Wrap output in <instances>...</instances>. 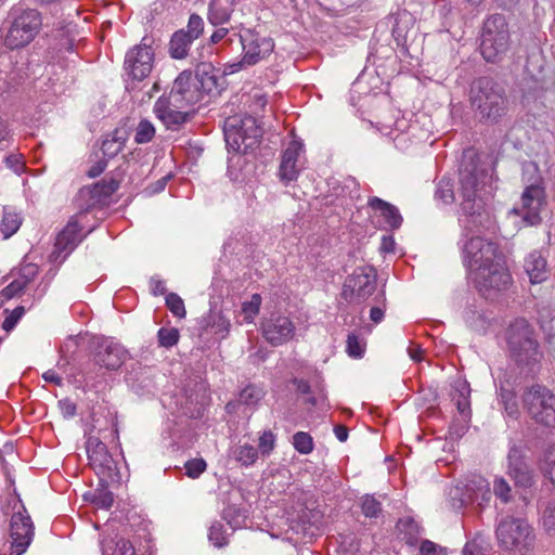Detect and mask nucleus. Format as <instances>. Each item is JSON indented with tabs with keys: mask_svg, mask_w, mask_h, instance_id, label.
I'll return each instance as SVG.
<instances>
[{
	"mask_svg": "<svg viewBox=\"0 0 555 555\" xmlns=\"http://www.w3.org/2000/svg\"><path fill=\"white\" fill-rule=\"evenodd\" d=\"M491 176L474 162L463 163L459 171V195L462 215L460 225L468 231L475 228L492 229L495 221L490 209L485 207L483 196L492 191Z\"/></svg>",
	"mask_w": 555,
	"mask_h": 555,
	"instance_id": "1",
	"label": "nucleus"
},
{
	"mask_svg": "<svg viewBox=\"0 0 555 555\" xmlns=\"http://www.w3.org/2000/svg\"><path fill=\"white\" fill-rule=\"evenodd\" d=\"M472 108L481 121L498 124L508 112L504 88L489 77L476 79L469 92Z\"/></svg>",
	"mask_w": 555,
	"mask_h": 555,
	"instance_id": "2",
	"label": "nucleus"
},
{
	"mask_svg": "<svg viewBox=\"0 0 555 555\" xmlns=\"http://www.w3.org/2000/svg\"><path fill=\"white\" fill-rule=\"evenodd\" d=\"M505 341L511 359L521 370L531 371L543 358L533 327L522 318L514 320L507 326Z\"/></svg>",
	"mask_w": 555,
	"mask_h": 555,
	"instance_id": "3",
	"label": "nucleus"
},
{
	"mask_svg": "<svg viewBox=\"0 0 555 555\" xmlns=\"http://www.w3.org/2000/svg\"><path fill=\"white\" fill-rule=\"evenodd\" d=\"M42 14L37 9L15 8L9 14V28L3 43L10 50L28 46L40 33Z\"/></svg>",
	"mask_w": 555,
	"mask_h": 555,
	"instance_id": "4",
	"label": "nucleus"
},
{
	"mask_svg": "<svg viewBox=\"0 0 555 555\" xmlns=\"http://www.w3.org/2000/svg\"><path fill=\"white\" fill-rule=\"evenodd\" d=\"M462 229L463 233L460 243L462 244L463 262L467 268L468 275L473 274V271L481 270L503 257L495 243L487 241L478 234L475 235V233H479L482 230H488L487 228H475L472 225L468 231H465L464 228Z\"/></svg>",
	"mask_w": 555,
	"mask_h": 555,
	"instance_id": "5",
	"label": "nucleus"
},
{
	"mask_svg": "<svg viewBox=\"0 0 555 555\" xmlns=\"http://www.w3.org/2000/svg\"><path fill=\"white\" fill-rule=\"evenodd\" d=\"M499 545L505 551L519 554L531 552L535 544L533 527L521 517L505 516L501 518L495 529Z\"/></svg>",
	"mask_w": 555,
	"mask_h": 555,
	"instance_id": "6",
	"label": "nucleus"
},
{
	"mask_svg": "<svg viewBox=\"0 0 555 555\" xmlns=\"http://www.w3.org/2000/svg\"><path fill=\"white\" fill-rule=\"evenodd\" d=\"M223 133L229 152L246 154L258 145L262 128L251 115L232 116L225 119Z\"/></svg>",
	"mask_w": 555,
	"mask_h": 555,
	"instance_id": "7",
	"label": "nucleus"
},
{
	"mask_svg": "<svg viewBox=\"0 0 555 555\" xmlns=\"http://www.w3.org/2000/svg\"><path fill=\"white\" fill-rule=\"evenodd\" d=\"M217 87V79L214 75L206 72H196L195 75L190 70H183L176 78L172 89L169 93L175 102H180L185 107H191L202 102L208 93Z\"/></svg>",
	"mask_w": 555,
	"mask_h": 555,
	"instance_id": "8",
	"label": "nucleus"
},
{
	"mask_svg": "<svg viewBox=\"0 0 555 555\" xmlns=\"http://www.w3.org/2000/svg\"><path fill=\"white\" fill-rule=\"evenodd\" d=\"M538 172V169H534ZM546 205V193L543 179L540 175L527 184L520 195L519 202L509 210L511 216L521 219L526 225H537L541 222V211Z\"/></svg>",
	"mask_w": 555,
	"mask_h": 555,
	"instance_id": "9",
	"label": "nucleus"
},
{
	"mask_svg": "<svg viewBox=\"0 0 555 555\" xmlns=\"http://www.w3.org/2000/svg\"><path fill=\"white\" fill-rule=\"evenodd\" d=\"M509 48V30L505 17L493 14L483 22L480 51L487 62L500 60Z\"/></svg>",
	"mask_w": 555,
	"mask_h": 555,
	"instance_id": "10",
	"label": "nucleus"
},
{
	"mask_svg": "<svg viewBox=\"0 0 555 555\" xmlns=\"http://www.w3.org/2000/svg\"><path fill=\"white\" fill-rule=\"evenodd\" d=\"M524 408L538 424L555 426V395L545 386L533 385L522 395Z\"/></svg>",
	"mask_w": 555,
	"mask_h": 555,
	"instance_id": "11",
	"label": "nucleus"
},
{
	"mask_svg": "<svg viewBox=\"0 0 555 555\" xmlns=\"http://www.w3.org/2000/svg\"><path fill=\"white\" fill-rule=\"evenodd\" d=\"M468 276L487 299H493L494 296L507 289L512 284V276L503 257L481 270L473 271V274Z\"/></svg>",
	"mask_w": 555,
	"mask_h": 555,
	"instance_id": "12",
	"label": "nucleus"
},
{
	"mask_svg": "<svg viewBox=\"0 0 555 555\" xmlns=\"http://www.w3.org/2000/svg\"><path fill=\"white\" fill-rule=\"evenodd\" d=\"M377 274L373 267L364 266L354 269L343 286V298L352 305H359L369 299L377 287Z\"/></svg>",
	"mask_w": 555,
	"mask_h": 555,
	"instance_id": "13",
	"label": "nucleus"
},
{
	"mask_svg": "<svg viewBox=\"0 0 555 555\" xmlns=\"http://www.w3.org/2000/svg\"><path fill=\"white\" fill-rule=\"evenodd\" d=\"M35 535L34 522L24 505H21L10 521V555H22L29 547Z\"/></svg>",
	"mask_w": 555,
	"mask_h": 555,
	"instance_id": "14",
	"label": "nucleus"
},
{
	"mask_svg": "<svg viewBox=\"0 0 555 555\" xmlns=\"http://www.w3.org/2000/svg\"><path fill=\"white\" fill-rule=\"evenodd\" d=\"M128 357V350L111 337L99 338L92 353L93 362L107 371L120 369Z\"/></svg>",
	"mask_w": 555,
	"mask_h": 555,
	"instance_id": "15",
	"label": "nucleus"
},
{
	"mask_svg": "<svg viewBox=\"0 0 555 555\" xmlns=\"http://www.w3.org/2000/svg\"><path fill=\"white\" fill-rule=\"evenodd\" d=\"M261 333L271 346L278 347L294 338L296 326L289 317L272 313L261 322Z\"/></svg>",
	"mask_w": 555,
	"mask_h": 555,
	"instance_id": "16",
	"label": "nucleus"
},
{
	"mask_svg": "<svg viewBox=\"0 0 555 555\" xmlns=\"http://www.w3.org/2000/svg\"><path fill=\"white\" fill-rule=\"evenodd\" d=\"M186 108L180 102H175L172 96L163 95L155 102L153 111L167 129L179 130L190 119L191 114Z\"/></svg>",
	"mask_w": 555,
	"mask_h": 555,
	"instance_id": "17",
	"label": "nucleus"
},
{
	"mask_svg": "<svg viewBox=\"0 0 555 555\" xmlns=\"http://www.w3.org/2000/svg\"><path fill=\"white\" fill-rule=\"evenodd\" d=\"M154 51L145 43L138 44L130 49L125 57V70L134 80H143L153 68Z\"/></svg>",
	"mask_w": 555,
	"mask_h": 555,
	"instance_id": "18",
	"label": "nucleus"
},
{
	"mask_svg": "<svg viewBox=\"0 0 555 555\" xmlns=\"http://www.w3.org/2000/svg\"><path fill=\"white\" fill-rule=\"evenodd\" d=\"M240 40L243 47V59L240 63L231 65V73L238 70L242 66L257 64L273 50V43L267 38H259L251 33L241 35Z\"/></svg>",
	"mask_w": 555,
	"mask_h": 555,
	"instance_id": "19",
	"label": "nucleus"
},
{
	"mask_svg": "<svg viewBox=\"0 0 555 555\" xmlns=\"http://www.w3.org/2000/svg\"><path fill=\"white\" fill-rule=\"evenodd\" d=\"M492 499L490 482L480 475H473L466 479L463 498L459 504L453 502V507L461 508L466 504H477L478 507H486Z\"/></svg>",
	"mask_w": 555,
	"mask_h": 555,
	"instance_id": "20",
	"label": "nucleus"
},
{
	"mask_svg": "<svg viewBox=\"0 0 555 555\" xmlns=\"http://www.w3.org/2000/svg\"><path fill=\"white\" fill-rule=\"evenodd\" d=\"M304 144L293 140L282 154L279 168V176L283 183L287 184L297 180L299 172L304 169Z\"/></svg>",
	"mask_w": 555,
	"mask_h": 555,
	"instance_id": "21",
	"label": "nucleus"
},
{
	"mask_svg": "<svg viewBox=\"0 0 555 555\" xmlns=\"http://www.w3.org/2000/svg\"><path fill=\"white\" fill-rule=\"evenodd\" d=\"M87 454L89 463L98 476L111 477L116 469V463L109 454L107 447L96 437L87 440Z\"/></svg>",
	"mask_w": 555,
	"mask_h": 555,
	"instance_id": "22",
	"label": "nucleus"
},
{
	"mask_svg": "<svg viewBox=\"0 0 555 555\" xmlns=\"http://www.w3.org/2000/svg\"><path fill=\"white\" fill-rule=\"evenodd\" d=\"M367 206L373 211L372 218L377 219L379 228L395 231L401 227L403 218L395 205L373 196L369 198Z\"/></svg>",
	"mask_w": 555,
	"mask_h": 555,
	"instance_id": "23",
	"label": "nucleus"
},
{
	"mask_svg": "<svg viewBox=\"0 0 555 555\" xmlns=\"http://www.w3.org/2000/svg\"><path fill=\"white\" fill-rule=\"evenodd\" d=\"M81 228L77 220L70 219L62 232L59 233L55 242L57 257L65 259L80 242Z\"/></svg>",
	"mask_w": 555,
	"mask_h": 555,
	"instance_id": "24",
	"label": "nucleus"
},
{
	"mask_svg": "<svg viewBox=\"0 0 555 555\" xmlns=\"http://www.w3.org/2000/svg\"><path fill=\"white\" fill-rule=\"evenodd\" d=\"M524 267L532 284L541 283L547 279V262L540 251L530 253L525 259Z\"/></svg>",
	"mask_w": 555,
	"mask_h": 555,
	"instance_id": "25",
	"label": "nucleus"
},
{
	"mask_svg": "<svg viewBox=\"0 0 555 555\" xmlns=\"http://www.w3.org/2000/svg\"><path fill=\"white\" fill-rule=\"evenodd\" d=\"M470 387L464 379H456L453 384L452 401L455 403L465 423L470 420Z\"/></svg>",
	"mask_w": 555,
	"mask_h": 555,
	"instance_id": "26",
	"label": "nucleus"
},
{
	"mask_svg": "<svg viewBox=\"0 0 555 555\" xmlns=\"http://www.w3.org/2000/svg\"><path fill=\"white\" fill-rule=\"evenodd\" d=\"M235 5L229 0H211L208 5L207 20L214 26L228 23Z\"/></svg>",
	"mask_w": 555,
	"mask_h": 555,
	"instance_id": "27",
	"label": "nucleus"
},
{
	"mask_svg": "<svg viewBox=\"0 0 555 555\" xmlns=\"http://www.w3.org/2000/svg\"><path fill=\"white\" fill-rule=\"evenodd\" d=\"M101 550L102 555H135L131 542L121 537H104L101 541Z\"/></svg>",
	"mask_w": 555,
	"mask_h": 555,
	"instance_id": "28",
	"label": "nucleus"
},
{
	"mask_svg": "<svg viewBox=\"0 0 555 555\" xmlns=\"http://www.w3.org/2000/svg\"><path fill=\"white\" fill-rule=\"evenodd\" d=\"M514 454H508L509 466L508 472L516 485L528 488L532 483V475L529 467L519 459H514Z\"/></svg>",
	"mask_w": 555,
	"mask_h": 555,
	"instance_id": "29",
	"label": "nucleus"
},
{
	"mask_svg": "<svg viewBox=\"0 0 555 555\" xmlns=\"http://www.w3.org/2000/svg\"><path fill=\"white\" fill-rule=\"evenodd\" d=\"M203 322L205 327L210 330L214 334L220 335L222 338L229 334L231 322L220 311L210 310L204 318Z\"/></svg>",
	"mask_w": 555,
	"mask_h": 555,
	"instance_id": "30",
	"label": "nucleus"
},
{
	"mask_svg": "<svg viewBox=\"0 0 555 555\" xmlns=\"http://www.w3.org/2000/svg\"><path fill=\"white\" fill-rule=\"evenodd\" d=\"M23 218L20 212H17L12 207H4L2 220L0 223V232L3 235V238H10L13 234H15L22 225Z\"/></svg>",
	"mask_w": 555,
	"mask_h": 555,
	"instance_id": "31",
	"label": "nucleus"
},
{
	"mask_svg": "<svg viewBox=\"0 0 555 555\" xmlns=\"http://www.w3.org/2000/svg\"><path fill=\"white\" fill-rule=\"evenodd\" d=\"M193 41V39L184 34V29L176 31L169 42L170 56L176 60L184 59Z\"/></svg>",
	"mask_w": 555,
	"mask_h": 555,
	"instance_id": "32",
	"label": "nucleus"
},
{
	"mask_svg": "<svg viewBox=\"0 0 555 555\" xmlns=\"http://www.w3.org/2000/svg\"><path fill=\"white\" fill-rule=\"evenodd\" d=\"M233 457L242 466H251L258 460V450L248 442L240 443L232 451Z\"/></svg>",
	"mask_w": 555,
	"mask_h": 555,
	"instance_id": "33",
	"label": "nucleus"
},
{
	"mask_svg": "<svg viewBox=\"0 0 555 555\" xmlns=\"http://www.w3.org/2000/svg\"><path fill=\"white\" fill-rule=\"evenodd\" d=\"M125 141L124 134L116 130L111 138L102 142L101 150L103 155L107 158L115 157L122 150Z\"/></svg>",
	"mask_w": 555,
	"mask_h": 555,
	"instance_id": "34",
	"label": "nucleus"
},
{
	"mask_svg": "<svg viewBox=\"0 0 555 555\" xmlns=\"http://www.w3.org/2000/svg\"><path fill=\"white\" fill-rule=\"evenodd\" d=\"M263 388L257 385H248L241 392L238 400L241 403L255 408L264 397Z\"/></svg>",
	"mask_w": 555,
	"mask_h": 555,
	"instance_id": "35",
	"label": "nucleus"
},
{
	"mask_svg": "<svg viewBox=\"0 0 555 555\" xmlns=\"http://www.w3.org/2000/svg\"><path fill=\"white\" fill-rule=\"evenodd\" d=\"M501 403L504 406L505 413L512 418H517L519 415L518 403L514 391L504 388L503 386L499 389Z\"/></svg>",
	"mask_w": 555,
	"mask_h": 555,
	"instance_id": "36",
	"label": "nucleus"
},
{
	"mask_svg": "<svg viewBox=\"0 0 555 555\" xmlns=\"http://www.w3.org/2000/svg\"><path fill=\"white\" fill-rule=\"evenodd\" d=\"M154 135H155L154 125L150 120L143 119L138 124V126L135 128L134 141L138 144H144V143L152 141Z\"/></svg>",
	"mask_w": 555,
	"mask_h": 555,
	"instance_id": "37",
	"label": "nucleus"
},
{
	"mask_svg": "<svg viewBox=\"0 0 555 555\" xmlns=\"http://www.w3.org/2000/svg\"><path fill=\"white\" fill-rule=\"evenodd\" d=\"M435 198L442 204H451L454 202V191L450 180L441 179L439 181L435 192Z\"/></svg>",
	"mask_w": 555,
	"mask_h": 555,
	"instance_id": "38",
	"label": "nucleus"
},
{
	"mask_svg": "<svg viewBox=\"0 0 555 555\" xmlns=\"http://www.w3.org/2000/svg\"><path fill=\"white\" fill-rule=\"evenodd\" d=\"M261 301V296L254 294L250 300L243 302L242 312L246 322L251 323L254 321L255 317L259 313Z\"/></svg>",
	"mask_w": 555,
	"mask_h": 555,
	"instance_id": "39",
	"label": "nucleus"
},
{
	"mask_svg": "<svg viewBox=\"0 0 555 555\" xmlns=\"http://www.w3.org/2000/svg\"><path fill=\"white\" fill-rule=\"evenodd\" d=\"M293 446L301 454H309L313 451L312 437L305 431H298L293 436Z\"/></svg>",
	"mask_w": 555,
	"mask_h": 555,
	"instance_id": "40",
	"label": "nucleus"
},
{
	"mask_svg": "<svg viewBox=\"0 0 555 555\" xmlns=\"http://www.w3.org/2000/svg\"><path fill=\"white\" fill-rule=\"evenodd\" d=\"M541 468L543 474L555 483V444L545 450Z\"/></svg>",
	"mask_w": 555,
	"mask_h": 555,
	"instance_id": "41",
	"label": "nucleus"
},
{
	"mask_svg": "<svg viewBox=\"0 0 555 555\" xmlns=\"http://www.w3.org/2000/svg\"><path fill=\"white\" fill-rule=\"evenodd\" d=\"M346 350L351 358H362L365 352V343L357 334L351 333L347 337Z\"/></svg>",
	"mask_w": 555,
	"mask_h": 555,
	"instance_id": "42",
	"label": "nucleus"
},
{
	"mask_svg": "<svg viewBox=\"0 0 555 555\" xmlns=\"http://www.w3.org/2000/svg\"><path fill=\"white\" fill-rule=\"evenodd\" d=\"M276 437L272 430H264L259 437L258 454L262 456H269L275 448Z\"/></svg>",
	"mask_w": 555,
	"mask_h": 555,
	"instance_id": "43",
	"label": "nucleus"
},
{
	"mask_svg": "<svg viewBox=\"0 0 555 555\" xmlns=\"http://www.w3.org/2000/svg\"><path fill=\"white\" fill-rule=\"evenodd\" d=\"M374 301L376 302V306L372 307L370 310V319L374 323H379L383 321L385 315V307H386V296L384 291H379L374 296Z\"/></svg>",
	"mask_w": 555,
	"mask_h": 555,
	"instance_id": "44",
	"label": "nucleus"
},
{
	"mask_svg": "<svg viewBox=\"0 0 555 555\" xmlns=\"http://www.w3.org/2000/svg\"><path fill=\"white\" fill-rule=\"evenodd\" d=\"M166 306L175 317L182 319L186 314L184 302L176 293H169L166 296Z\"/></svg>",
	"mask_w": 555,
	"mask_h": 555,
	"instance_id": "45",
	"label": "nucleus"
},
{
	"mask_svg": "<svg viewBox=\"0 0 555 555\" xmlns=\"http://www.w3.org/2000/svg\"><path fill=\"white\" fill-rule=\"evenodd\" d=\"M158 343L162 347L171 348L179 340V331L177 328L162 327L157 333Z\"/></svg>",
	"mask_w": 555,
	"mask_h": 555,
	"instance_id": "46",
	"label": "nucleus"
},
{
	"mask_svg": "<svg viewBox=\"0 0 555 555\" xmlns=\"http://www.w3.org/2000/svg\"><path fill=\"white\" fill-rule=\"evenodd\" d=\"M208 539L217 547L227 545L228 538L223 525L218 521L214 522L209 528Z\"/></svg>",
	"mask_w": 555,
	"mask_h": 555,
	"instance_id": "47",
	"label": "nucleus"
},
{
	"mask_svg": "<svg viewBox=\"0 0 555 555\" xmlns=\"http://www.w3.org/2000/svg\"><path fill=\"white\" fill-rule=\"evenodd\" d=\"M361 509L365 517H377L382 513L380 503L373 495H365L362 499Z\"/></svg>",
	"mask_w": 555,
	"mask_h": 555,
	"instance_id": "48",
	"label": "nucleus"
},
{
	"mask_svg": "<svg viewBox=\"0 0 555 555\" xmlns=\"http://www.w3.org/2000/svg\"><path fill=\"white\" fill-rule=\"evenodd\" d=\"M204 30V21L197 14H192L189 18L186 30L184 34L189 36L191 39H197Z\"/></svg>",
	"mask_w": 555,
	"mask_h": 555,
	"instance_id": "49",
	"label": "nucleus"
},
{
	"mask_svg": "<svg viewBox=\"0 0 555 555\" xmlns=\"http://www.w3.org/2000/svg\"><path fill=\"white\" fill-rule=\"evenodd\" d=\"M463 555H487L485 541L480 535L466 542L463 548Z\"/></svg>",
	"mask_w": 555,
	"mask_h": 555,
	"instance_id": "50",
	"label": "nucleus"
},
{
	"mask_svg": "<svg viewBox=\"0 0 555 555\" xmlns=\"http://www.w3.org/2000/svg\"><path fill=\"white\" fill-rule=\"evenodd\" d=\"M491 491L503 503H507L509 501L511 487L504 478L496 477L493 481V490H491Z\"/></svg>",
	"mask_w": 555,
	"mask_h": 555,
	"instance_id": "51",
	"label": "nucleus"
},
{
	"mask_svg": "<svg viewBox=\"0 0 555 555\" xmlns=\"http://www.w3.org/2000/svg\"><path fill=\"white\" fill-rule=\"evenodd\" d=\"M542 525L550 535H555V500L544 509Z\"/></svg>",
	"mask_w": 555,
	"mask_h": 555,
	"instance_id": "52",
	"label": "nucleus"
},
{
	"mask_svg": "<svg viewBox=\"0 0 555 555\" xmlns=\"http://www.w3.org/2000/svg\"><path fill=\"white\" fill-rule=\"evenodd\" d=\"M207 464L203 459L189 460L185 465V474L190 478H197L206 470Z\"/></svg>",
	"mask_w": 555,
	"mask_h": 555,
	"instance_id": "53",
	"label": "nucleus"
},
{
	"mask_svg": "<svg viewBox=\"0 0 555 555\" xmlns=\"http://www.w3.org/2000/svg\"><path fill=\"white\" fill-rule=\"evenodd\" d=\"M25 287H26L25 282L20 280L18 278H16L1 291V296L4 299H11V298L20 295Z\"/></svg>",
	"mask_w": 555,
	"mask_h": 555,
	"instance_id": "54",
	"label": "nucleus"
},
{
	"mask_svg": "<svg viewBox=\"0 0 555 555\" xmlns=\"http://www.w3.org/2000/svg\"><path fill=\"white\" fill-rule=\"evenodd\" d=\"M25 312L24 307H16L3 321L2 328L7 332L13 330Z\"/></svg>",
	"mask_w": 555,
	"mask_h": 555,
	"instance_id": "55",
	"label": "nucleus"
},
{
	"mask_svg": "<svg viewBox=\"0 0 555 555\" xmlns=\"http://www.w3.org/2000/svg\"><path fill=\"white\" fill-rule=\"evenodd\" d=\"M465 319H466L467 323L476 330H480V328L485 327V323H486L485 318L478 311H476L474 309L466 311Z\"/></svg>",
	"mask_w": 555,
	"mask_h": 555,
	"instance_id": "56",
	"label": "nucleus"
},
{
	"mask_svg": "<svg viewBox=\"0 0 555 555\" xmlns=\"http://www.w3.org/2000/svg\"><path fill=\"white\" fill-rule=\"evenodd\" d=\"M38 274V267L34 263H27L20 270L18 279L25 282V285L31 282Z\"/></svg>",
	"mask_w": 555,
	"mask_h": 555,
	"instance_id": "57",
	"label": "nucleus"
},
{
	"mask_svg": "<svg viewBox=\"0 0 555 555\" xmlns=\"http://www.w3.org/2000/svg\"><path fill=\"white\" fill-rule=\"evenodd\" d=\"M421 555H446L443 550L436 543L424 540L420 546Z\"/></svg>",
	"mask_w": 555,
	"mask_h": 555,
	"instance_id": "58",
	"label": "nucleus"
},
{
	"mask_svg": "<svg viewBox=\"0 0 555 555\" xmlns=\"http://www.w3.org/2000/svg\"><path fill=\"white\" fill-rule=\"evenodd\" d=\"M59 408L65 418H72L76 415V404L70 399L60 400Z\"/></svg>",
	"mask_w": 555,
	"mask_h": 555,
	"instance_id": "59",
	"label": "nucleus"
},
{
	"mask_svg": "<svg viewBox=\"0 0 555 555\" xmlns=\"http://www.w3.org/2000/svg\"><path fill=\"white\" fill-rule=\"evenodd\" d=\"M95 502L100 507L108 509L114 502L113 494L111 492L101 493L95 499Z\"/></svg>",
	"mask_w": 555,
	"mask_h": 555,
	"instance_id": "60",
	"label": "nucleus"
},
{
	"mask_svg": "<svg viewBox=\"0 0 555 555\" xmlns=\"http://www.w3.org/2000/svg\"><path fill=\"white\" fill-rule=\"evenodd\" d=\"M395 240L391 235L383 236L380 242V250L384 253H393L395 250Z\"/></svg>",
	"mask_w": 555,
	"mask_h": 555,
	"instance_id": "61",
	"label": "nucleus"
},
{
	"mask_svg": "<svg viewBox=\"0 0 555 555\" xmlns=\"http://www.w3.org/2000/svg\"><path fill=\"white\" fill-rule=\"evenodd\" d=\"M105 168H106V162L99 160L88 170V176L90 178H96L105 170Z\"/></svg>",
	"mask_w": 555,
	"mask_h": 555,
	"instance_id": "62",
	"label": "nucleus"
},
{
	"mask_svg": "<svg viewBox=\"0 0 555 555\" xmlns=\"http://www.w3.org/2000/svg\"><path fill=\"white\" fill-rule=\"evenodd\" d=\"M42 378L48 383H53L57 386L62 384V377L54 371L48 370L42 374Z\"/></svg>",
	"mask_w": 555,
	"mask_h": 555,
	"instance_id": "63",
	"label": "nucleus"
},
{
	"mask_svg": "<svg viewBox=\"0 0 555 555\" xmlns=\"http://www.w3.org/2000/svg\"><path fill=\"white\" fill-rule=\"evenodd\" d=\"M229 34V29L224 27H220L216 29L212 35L210 36V42L211 43H218L221 41L227 35Z\"/></svg>",
	"mask_w": 555,
	"mask_h": 555,
	"instance_id": "64",
	"label": "nucleus"
}]
</instances>
